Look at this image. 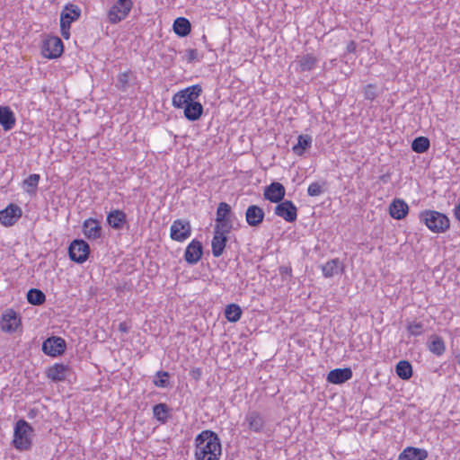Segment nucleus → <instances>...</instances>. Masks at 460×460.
Segmentation results:
<instances>
[{
	"label": "nucleus",
	"mask_w": 460,
	"mask_h": 460,
	"mask_svg": "<svg viewBox=\"0 0 460 460\" xmlns=\"http://www.w3.org/2000/svg\"><path fill=\"white\" fill-rule=\"evenodd\" d=\"M231 207L226 202H220L217 209L215 228L231 231L233 228L231 221Z\"/></svg>",
	"instance_id": "nucleus-8"
},
{
	"label": "nucleus",
	"mask_w": 460,
	"mask_h": 460,
	"mask_svg": "<svg viewBox=\"0 0 460 460\" xmlns=\"http://www.w3.org/2000/svg\"><path fill=\"white\" fill-rule=\"evenodd\" d=\"M427 457V450L408 447L399 455L398 460H425Z\"/></svg>",
	"instance_id": "nucleus-20"
},
{
	"label": "nucleus",
	"mask_w": 460,
	"mask_h": 460,
	"mask_svg": "<svg viewBox=\"0 0 460 460\" xmlns=\"http://www.w3.org/2000/svg\"><path fill=\"white\" fill-rule=\"evenodd\" d=\"M231 231L215 228L214 236H213L212 243H211L212 254L215 257H219L223 254L226 242H227L226 234H228Z\"/></svg>",
	"instance_id": "nucleus-12"
},
{
	"label": "nucleus",
	"mask_w": 460,
	"mask_h": 460,
	"mask_svg": "<svg viewBox=\"0 0 460 460\" xmlns=\"http://www.w3.org/2000/svg\"><path fill=\"white\" fill-rule=\"evenodd\" d=\"M357 49V43L354 41V40H350L347 47H346V51L348 53H354Z\"/></svg>",
	"instance_id": "nucleus-48"
},
{
	"label": "nucleus",
	"mask_w": 460,
	"mask_h": 460,
	"mask_svg": "<svg viewBox=\"0 0 460 460\" xmlns=\"http://www.w3.org/2000/svg\"><path fill=\"white\" fill-rule=\"evenodd\" d=\"M198 50L194 49H190L187 50V59L189 62H192L198 59Z\"/></svg>",
	"instance_id": "nucleus-46"
},
{
	"label": "nucleus",
	"mask_w": 460,
	"mask_h": 460,
	"mask_svg": "<svg viewBox=\"0 0 460 460\" xmlns=\"http://www.w3.org/2000/svg\"><path fill=\"white\" fill-rule=\"evenodd\" d=\"M407 331L412 336H420L423 332V324L421 323H411L407 325Z\"/></svg>",
	"instance_id": "nucleus-42"
},
{
	"label": "nucleus",
	"mask_w": 460,
	"mask_h": 460,
	"mask_svg": "<svg viewBox=\"0 0 460 460\" xmlns=\"http://www.w3.org/2000/svg\"><path fill=\"white\" fill-rule=\"evenodd\" d=\"M131 0H118L108 12V19L111 23H118L124 20L132 8Z\"/></svg>",
	"instance_id": "nucleus-6"
},
{
	"label": "nucleus",
	"mask_w": 460,
	"mask_h": 460,
	"mask_svg": "<svg viewBox=\"0 0 460 460\" xmlns=\"http://www.w3.org/2000/svg\"><path fill=\"white\" fill-rule=\"evenodd\" d=\"M70 25L71 24H67V23H65V22H60V31H61V35L65 38V39H69L70 37Z\"/></svg>",
	"instance_id": "nucleus-45"
},
{
	"label": "nucleus",
	"mask_w": 460,
	"mask_h": 460,
	"mask_svg": "<svg viewBox=\"0 0 460 460\" xmlns=\"http://www.w3.org/2000/svg\"><path fill=\"white\" fill-rule=\"evenodd\" d=\"M455 217L460 221V203L455 208Z\"/></svg>",
	"instance_id": "nucleus-50"
},
{
	"label": "nucleus",
	"mask_w": 460,
	"mask_h": 460,
	"mask_svg": "<svg viewBox=\"0 0 460 460\" xmlns=\"http://www.w3.org/2000/svg\"><path fill=\"white\" fill-rule=\"evenodd\" d=\"M169 374L165 371H158L156 373V378L154 380V384L158 387H166L169 384L168 381Z\"/></svg>",
	"instance_id": "nucleus-41"
},
{
	"label": "nucleus",
	"mask_w": 460,
	"mask_h": 460,
	"mask_svg": "<svg viewBox=\"0 0 460 460\" xmlns=\"http://www.w3.org/2000/svg\"><path fill=\"white\" fill-rule=\"evenodd\" d=\"M15 117L7 106H0V125L4 130L12 129L15 125Z\"/></svg>",
	"instance_id": "nucleus-25"
},
{
	"label": "nucleus",
	"mask_w": 460,
	"mask_h": 460,
	"mask_svg": "<svg viewBox=\"0 0 460 460\" xmlns=\"http://www.w3.org/2000/svg\"><path fill=\"white\" fill-rule=\"evenodd\" d=\"M83 232L86 238L95 240L101 237L102 227L96 219L88 218L83 224Z\"/></svg>",
	"instance_id": "nucleus-18"
},
{
	"label": "nucleus",
	"mask_w": 460,
	"mask_h": 460,
	"mask_svg": "<svg viewBox=\"0 0 460 460\" xmlns=\"http://www.w3.org/2000/svg\"><path fill=\"white\" fill-rule=\"evenodd\" d=\"M40 178L39 174L33 173L23 181V187L26 192L34 193L36 191Z\"/></svg>",
	"instance_id": "nucleus-37"
},
{
	"label": "nucleus",
	"mask_w": 460,
	"mask_h": 460,
	"mask_svg": "<svg viewBox=\"0 0 460 460\" xmlns=\"http://www.w3.org/2000/svg\"><path fill=\"white\" fill-rule=\"evenodd\" d=\"M202 254V243L199 241L193 240L185 250L184 259L188 263L195 264L201 259Z\"/></svg>",
	"instance_id": "nucleus-14"
},
{
	"label": "nucleus",
	"mask_w": 460,
	"mask_h": 460,
	"mask_svg": "<svg viewBox=\"0 0 460 460\" xmlns=\"http://www.w3.org/2000/svg\"><path fill=\"white\" fill-rule=\"evenodd\" d=\"M222 453L221 442L212 430H203L195 438L196 460H219Z\"/></svg>",
	"instance_id": "nucleus-1"
},
{
	"label": "nucleus",
	"mask_w": 460,
	"mask_h": 460,
	"mask_svg": "<svg viewBox=\"0 0 460 460\" xmlns=\"http://www.w3.org/2000/svg\"><path fill=\"white\" fill-rule=\"evenodd\" d=\"M67 369V366L56 363L47 369L46 376L54 382H60L66 379Z\"/></svg>",
	"instance_id": "nucleus-24"
},
{
	"label": "nucleus",
	"mask_w": 460,
	"mask_h": 460,
	"mask_svg": "<svg viewBox=\"0 0 460 460\" xmlns=\"http://www.w3.org/2000/svg\"><path fill=\"white\" fill-rule=\"evenodd\" d=\"M241 315L242 310L238 305L231 304L226 307L225 316L229 322H237L241 318Z\"/></svg>",
	"instance_id": "nucleus-35"
},
{
	"label": "nucleus",
	"mask_w": 460,
	"mask_h": 460,
	"mask_svg": "<svg viewBox=\"0 0 460 460\" xmlns=\"http://www.w3.org/2000/svg\"><path fill=\"white\" fill-rule=\"evenodd\" d=\"M325 182H312L307 189V194L311 197H316L323 193Z\"/></svg>",
	"instance_id": "nucleus-40"
},
{
	"label": "nucleus",
	"mask_w": 460,
	"mask_h": 460,
	"mask_svg": "<svg viewBox=\"0 0 460 460\" xmlns=\"http://www.w3.org/2000/svg\"><path fill=\"white\" fill-rule=\"evenodd\" d=\"M296 64L299 71L306 72L311 71L316 66L318 59L313 54H304L296 57Z\"/></svg>",
	"instance_id": "nucleus-26"
},
{
	"label": "nucleus",
	"mask_w": 460,
	"mask_h": 460,
	"mask_svg": "<svg viewBox=\"0 0 460 460\" xmlns=\"http://www.w3.org/2000/svg\"><path fill=\"white\" fill-rule=\"evenodd\" d=\"M264 217L263 209L257 205L249 206L245 212L246 222L252 227L259 226L263 222Z\"/></svg>",
	"instance_id": "nucleus-16"
},
{
	"label": "nucleus",
	"mask_w": 460,
	"mask_h": 460,
	"mask_svg": "<svg viewBox=\"0 0 460 460\" xmlns=\"http://www.w3.org/2000/svg\"><path fill=\"white\" fill-rule=\"evenodd\" d=\"M408 210H409V207H408L407 203L404 200L399 199H394L391 203L390 208H389L390 216L393 218H395L398 220L404 218L408 213Z\"/></svg>",
	"instance_id": "nucleus-21"
},
{
	"label": "nucleus",
	"mask_w": 460,
	"mask_h": 460,
	"mask_svg": "<svg viewBox=\"0 0 460 460\" xmlns=\"http://www.w3.org/2000/svg\"><path fill=\"white\" fill-rule=\"evenodd\" d=\"M263 196L270 202L279 203L285 197V188L279 182H272L265 188Z\"/></svg>",
	"instance_id": "nucleus-13"
},
{
	"label": "nucleus",
	"mask_w": 460,
	"mask_h": 460,
	"mask_svg": "<svg viewBox=\"0 0 460 460\" xmlns=\"http://www.w3.org/2000/svg\"><path fill=\"white\" fill-rule=\"evenodd\" d=\"M0 324L3 331L12 332L16 331L20 324V318L14 311L9 310L3 314Z\"/></svg>",
	"instance_id": "nucleus-19"
},
{
	"label": "nucleus",
	"mask_w": 460,
	"mask_h": 460,
	"mask_svg": "<svg viewBox=\"0 0 460 460\" xmlns=\"http://www.w3.org/2000/svg\"><path fill=\"white\" fill-rule=\"evenodd\" d=\"M119 330L122 332H128V327H127V324L126 323H120L119 325Z\"/></svg>",
	"instance_id": "nucleus-51"
},
{
	"label": "nucleus",
	"mask_w": 460,
	"mask_h": 460,
	"mask_svg": "<svg viewBox=\"0 0 460 460\" xmlns=\"http://www.w3.org/2000/svg\"><path fill=\"white\" fill-rule=\"evenodd\" d=\"M182 93H186L187 96L190 97V101L194 102L201 94L202 88L199 84H194L183 89Z\"/></svg>",
	"instance_id": "nucleus-39"
},
{
	"label": "nucleus",
	"mask_w": 460,
	"mask_h": 460,
	"mask_svg": "<svg viewBox=\"0 0 460 460\" xmlns=\"http://www.w3.org/2000/svg\"><path fill=\"white\" fill-rule=\"evenodd\" d=\"M27 300L31 305H40L45 302L46 296L41 290L31 288L27 293Z\"/></svg>",
	"instance_id": "nucleus-33"
},
{
	"label": "nucleus",
	"mask_w": 460,
	"mask_h": 460,
	"mask_svg": "<svg viewBox=\"0 0 460 460\" xmlns=\"http://www.w3.org/2000/svg\"><path fill=\"white\" fill-rule=\"evenodd\" d=\"M420 217L428 228L434 233H444L450 226L448 217L438 211L427 210L421 213Z\"/></svg>",
	"instance_id": "nucleus-2"
},
{
	"label": "nucleus",
	"mask_w": 460,
	"mask_h": 460,
	"mask_svg": "<svg viewBox=\"0 0 460 460\" xmlns=\"http://www.w3.org/2000/svg\"><path fill=\"white\" fill-rule=\"evenodd\" d=\"M312 145V137L309 135H300L297 137V144L293 146V152L297 155H302L305 151Z\"/></svg>",
	"instance_id": "nucleus-31"
},
{
	"label": "nucleus",
	"mask_w": 460,
	"mask_h": 460,
	"mask_svg": "<svg viewBox=\"0 0 460 460\" xmlns=\"http://www.w3.org/2000/svg\"><path fill=\"white\" fill-rule=\"evenodd\" d=\"M244 421L247 424L249 430L252 432L260 433L264 429V418L257 411H248L245 415Z\"/></svg>",
	"instance_id": "nucleus-15"
},
{
	"label": "nucleus",
	"mask_w": 460,
	"mask_h": 460,
	"mask_svg": "<svg viewBox=\"0 0 460 460\" xmlns=\"http://www.w3.org/2000/svg\"><path fill=\"white\" fill-rule=\"evenodd\" d=\"M191 234V226L189 221L183 219L174 220L170 228V236L177 242H184Z\"/></svg>",
	"instance_id": "nucleus-7"
},
{
	"label": "nucleus",
	"mask_w": 460,
	"mask_h": 460,
	"mask_svg": "<svg viewBox=\"0 0 460 460\" xmlns=\"http://www.w3.org/2000/svg\"><path fill=\"white\" fill-rule=\"evenodd\" d=\"M191 375L195 379H199L201 375V371L199 368H195L191 371Z\"/></svg>",
	"instance_id": "nucleus-49"
},
{
	"label": "nucleus",
	"mask_w": 460,
	"mask_h": 460,
	"mask_svg": "<svg viewBox=\"0 0 460 460\" xmlns=\"http://www.w3.org/2000/svg\"><path fill=\"white\" fill-rule=\"evenodd\" d=\"M430 146L429 139L426 137H418L411 143V149L419 154L428 151Z\"/></svg>",
	"instance_id": "nucleus-34"
},
{
	"label": "nucleus",
	"mask_w": 460,
	"mask_h": 460,
	"mask_svg": "<svg viewBox=\"0 0 460 460\" xmlns=\"http://www.w3.org/2000/svg\"><path fill=\"white\" fill-rule=\"evenodd\" d=\"M32 428L24 420L16 422L13 432V444L16 449L28 450L31 447V439L30 434Z\"/></svg>",
	"instance_id": "nucleus-3"
},
{
	"label": "nucleus",
	"mask_w": 460,
	"mask_h": 460,
	"mask_svg": "<svg viewBox=\"0 0 460 460\" xmlns=\"http://www.w3.org/2000/svg\"><path fill=\"white\" fill-rule=\"evenodd\" d=\"M343 270V265L339 259H332L322 266L323 275L332 278Z\"/></svg>",
	"instance_id": "nucleus-27"
},
{
	"label": "nucleus",
	"mask_w": 460,
	"mask_h": 460,
	"mask_svg": "<svg viewBox=\"0 0 460 460\" xmlns=\"http://www.w3.org/2000/svg\"><path fill=\"white\" fill-rule=\"evenodd\" d=\"M429 350L436 356H441L446 350L443 339L438 335H431L428 341Z\"/></svg>",
	"instance_id": "nucleus-29"
},
{
	"label": "nucleus",
	"mask_w": 460,
	"mask_h": 460,
	"mask_svg": "<svg viewBox=\"0 0 460 460\" xmlns=\"http://www.w3.org/2000/svg\"><path fill=\"white\" fill-rule=\"evenodd\" d=\"M203 113V106L200 102H190L184 108V116L190 121H195L200 118Z\"/></svg>",
	"instance_id": "nucleus-28"
},
{
	"label": "nucleus",
	"mask_w": 460,
	"mask_h": 460,
	"mask_svg": "<svg viewBox=\"0 0 460 460\" xmlns=\"http://www.w3.org/2000/svg\"><path fill=\"white\" fill-rule=\"evenodd\" d=\"M64 50L62 40L57 36H48L42 44V55L49 58L54 59L61 56Z\"/></svg>",
	"instance_id": "nucleus-5"
},
{
	"label": "nucleus",
	"mask_w": 460,
	"mask_h": 460,
	"mask_svg": "<svg viewBox=\"0 0 460 460\" xmlns=\"http://www.w3.org/2000/svg\"><path fill=\"white\" fill-rule=\"evenodd\" d=\"M128 80H129L128 72H124V73L119 74L118 76V83H119V88L125 90L128 85Z\"/></svg>",
	"instance_id": "nucleus-44"
},
{
	"label": "nucleus",
	"mask_w": 460,
	"mask_h": 460,
	"mask_svg": "<svg viewBox=\"0 0 460 460\" xmlns=\"http://www.w3.org/2000/svg\"><path fill=\"white\" fill-rule=\"evenodd\" d=\"M68 254L71 261L76 263H83L88 259L90 246L85 241L75 239L68 247Z\"/></svg>",
	"instance_id": "nucleus-4"
},
{
	"label": "nucleus",
	"mask_w": 460,
	"mask_h": 460,
	"mask_svg": "<svg viewBox=\"0 0 460 460\" xmlns=\"http://www.w3.org/2000/svg\"><path fill=\"white\" fill-rule=\"evenodd\" d=\"M21 217L22 208L15 204H10L0 211V222L5 226H13Z\"/></svg>",
	"instance_id": "nucleus-11"
},
{
	"label": "nucleus",
	"mask_w": 460,
	"mask_h": 460,
	"mask_svg": "<svg viewBox=\"0 0 460 460\" xmlns=\"http://www.w3.org/2000/svg\"><path fill=\"white\" fill-rule=\"evenodd\" d=\"M352 377V370L349 367L336 368L331 370L327 376V381L331 384L340 385Z\"/></svg>",
	"instance_id": "nucleus-17"
},
{
	"label": "nucleus",
	"mask_w": 460,
	"mask_h": 460,
	"mask_svg": "<svg viewBox=\"0 0 460 460\" xmlns=\"http://www.w3.org/2000/svg\"><path fill=\"white\" fill-rule=\"evenodd\" d=\"M397 376L402 380H408L412 376V367L409 361L401 360L395 367Z\"/></svg>",
	"instance_id": "nucleus-32"
},
{
	"label": "nucleus",
	"mask_w": 460,
	"mask_h": 460,
	"mask_svg": "<svg viewBox=\"0 0 460 460\" xmlns=\"http://www.w3.org/2000/svg\"><path fill=\"white\" fill-rule=\"evenodd\" d=\"M65 349L66 341L60 337H49L42 343V351L51 357H57L63 354Z\"/></svg>",
	"instance_id": "nucleus-9"
},
{
	"label": "nucleus",
	"mask_w": 460,
	"mask_h": 460,
	"mask_svg": "<svg viewBox=\"0 0 460 460\" xmlns=\"http://www.w3.org/2000/svg\"><path fill=\"white\" fill-rule=\"evenodd\" d=\"M274 212L278 217H282L288 223L296 221L297 217V208L291 200H284L278 203Z\"/></svg>",
	"instance_id": "nucleus-10"
},
{
	"label": "nucleus",
	"mask_w": 460,
	"mask_h": 460,
	"mask_svg": "<svg viewBox=\"0 0 460 460\" xmlns=\"http://www.w3.org/2000/svg\"><path fill=\"white\" fill-rule=\"evenodd\" d=\"M172 105L175 108H185L190 102V97L187 96L186 93L179 91L172 96Z\"/></svg>",
	"instance_id": "nucleus-38"
},
{
	"label": "nucleus",
	"mask_w": 460,
	"mask_h": 460,
	"mask_svg": "<svg viewBox=\"0 0 460 460\" xmlns=\"http://www.w3.org/2000/svg\"><path fill=\"white\" fill-rule=\"evenodd\" d=\"M127 216L124 211L119 209H115L111 211L107 215V222L111 227L116 230H119L123 227V225L126 223Z\"/></svg>",
	"instance_id": "nucleus-23"
},
{
	"label": "nucleus",
	"mask_w": 460,
	"mask_h": 460,
	"mask_svg": "<svg viewBox=\"0 0 460 460\" xmlns=\"http://www.w3.org/2000/svg\"><path fill=\"white\" fill-rule=\"evenodd\" d=\"M363 93L367 100L373 101L377 96L376 86L372 84L366 85Z\"/></svg>",
	"instance_id": "nucleus-43"
},
{
	"label": "nucleus",
	"mask_w": 460,
	"mask_h": 460,
	"mask_svg": "<svg viewBox=\"0 0 460 460\" xmlns=\"http://www.w3.org/2000/svg\"><path fill=\"white\" fill-rule=\"evenodd\" d=\"M169 407L165 403H158L153 407L155 418L164 423L168 418Z\"/></svg>",
	"instance_id": "nucleus-36"
},
{
	"label": "nucleus",
	"mask_w": 460,
	"mask_h": 460,
	"mask_svg": "<svg viewBox=\"0 0 460 460\" xmlns=\"http://www.w3.org/2000/svg\"><path fill=\"white\" fill-rule=\"evenodd\" d=\"M291 267L289 266H281L279 267V274L281 275L282 279H285L286 276H291Z\"/></svg>",
	"instance_id": "nucleus-47"
},
{
	"label": "nucleus",
	"mask_w": 460,
	"mask_h": 460,
	"mask_svg": "<svg viewBox=\"0 0 460 460\" xmlns=\"http://www.w3.org/2000/svg\"><path fill=\"white\" fill-rule=\"evenodd\" d=\"M81 15V9L79 6L68 4L65 6L64 10L61 12L60 22L71 24L73 22L76 21Z\"/></svg>",
	"instance_id": "nucleus-22"
},
{
	"label": "nucleus",
	"mask_w": 460,
	"mask_h": 460,
	"mask_svg": "<svg viewBox=\"0 0 460 460\" xmlns=\"http://www.w3.org/2000/svg\"><path fill=\"white\" fill-rule=\"evenodd\" d=\"M191 25L188 19L178 17L173 22L174 32L181 37H185L190 32Z\"/></svg>",
	"instance_id": "nucleus-30"
}]
</instances>
